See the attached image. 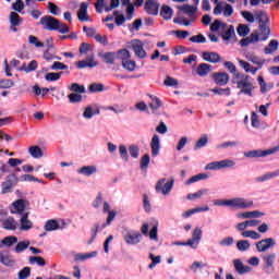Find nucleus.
<instances>
[{
	"mask_svg": "<svg viewBox=\"0 0 279 279\" xmlns=\"http://www.w3.org/2000/svg\"><path fill=\"white\" fill-rule=\"evenodd\" d=\"M271 34V28H269V24H259V37L262 41L267 40Z\"/></svg>",
	"mask_w": 279,
	"mask_h": 279,
	"instance_id": "nucleus-28",
	"label": "nucleus"
},
{
	"mask_svg": "<svg viewBox=\"0 0 279 279\" xmlns=\"http://www.w3.org/2000/svg\"><path fill=\"white\" fill-rule=\"evenodd\" d=\"M208 144V136L203 135L195 144L194 149H202V147H206Z\"/></svg>",
	"mask_w": 279,
	"mask_h": 279,
	"instance_id": "nucleus-57",
	"label": "nucleus"
},
{
	"mask_svg": "<svg viewBox=\"0 0 279 279\" xmlns=\"http://www.w3.org/2000/svg\"><path fill=\"white\" fill-rule=\"evenodd\" d=\"M255 19L258 21L259 25L269 24V16L265 11H255Z\"/></svg>",
	"mask_w": 279,
	"mask_h": 279,
	"instance_id": "nucleus-32",
	"label": "nucleus"
},
{
	"mask_svg": "<svg viewBox=\"0 0 279 279\" xmlns=\"http://www.w3.org/2000/svg\"><path fill=\"white\" fill-rule=\"evenodd\" d=\"M29 263H31V265H35V263H36L37 265H39V267H45V265H46L45 258H43L41 256H31Z\"/></svg>",
	"mask_w": 279,
	"mask_h": 279,
	"instance_id": "nucleus-52",
	"label": "nucleus"
},
{
	"mask_svg": "<svg viewBox=\"0 0 279 279\" xmlns=\"http://www.w3.org/2000/svg\"><path fill=\"white\" fill-rule=\"evenodd\" d=\"M40 25L44 26L45 29H49L50 32H60V34H66L69 32V26L58 21V19L46 15L40 19Z\"/></svg>",
	"mask_w": 279,
	"mask_h": 279,
	"instance_id": "nucleus-2",
	"label": "nucleus"
},
{
	"mask_svg": "<svg viewBox=\"0 0 279 279\" xmlns=\"http://www.w3.org/2000/svg\"><path fill=\"white\" fill-rule=\"evenodd\" d=\"M206 178H208V174H206V173H199V174H196V175L190 178V179L186 181V184H193L194 182H199V180H206Z\"/></svg>",
	"mask_w": 279,
	"mask_h": 279,
	"instance_id": "nucleus-56",
	"label": "nucleus"
},
{
	"mask_svg": "<svg viewBox=\"0 0 279 279\" xmlns=\"http://www.w3.org/2000/svg\"><path fill=\"white\" fill-rule=\"evenodd\" d=\"M78 173L83 175H93V173H97V167L95 166H84L78 170Z\"/></svg>",
	"mask_w": 279,
	"mask_h": 279,
	"instance_id": "nucleus-36",
	"label": "nucleus"
},
{
	"mask_svg": "<svg viewBox=\"0 0 279 279\" xmlns=\"http://www.w3.org/2000/svg\"><path fill=\"white\" fill-rule=\"evenodd\" d=\"M0 263L5 267H14L16 265L14 257L5 252H0Z\"/></svg>",
	"mask_w": 279,
	"mask_h": 279,
	"instance_id": "nucleus-19",
	"label": "nucleus"
},
{
	"mask_svg": "<svg viewBox=\"0 0 279 279\" xmlns=\"http://www.w3.org/2000/svg\"><path fill=\"white\" fill-rule=\"evenodd\" d=\"M208 193V190H199L196 193H191L186 196V199H199V197H202V195H206Z\"/></svg>",
	"mask_w": 279,
	"mask_h": 279,
	"instance_id": "nucleus-55",
	"label": "nucleus"
},
{
	"mask_svg": "<svg viewBox=\"0 0 279 279\" xmlns=\"http://www.w3.org/2000/svg\"><path fill=\"white\" fill-rule=\"evenodd\" d=\"M2 228H4V230H16V228H19V222L12 217H9L2 221Z\"/></svg>",
	"mask_w": 279,
	"mask_h": 279,
	"instance_id": "nucleus-31",
	"label": "nucleus"
},
{
	"mask_svg": "<svg viewBox=\"0 0 279 279\" xmlns=\"http://www.w3.org/2000/svg\"><path fill=\"white\" fill-rule=\"evenodd\" d=\"M28 43L29 45H35V47L37 48L45 47V44L43 41H39L38 37L34 35L28 36Z\"/></svg>",
	"mask_w": 279,
	"mask_h": 279,
	"instance_id": "nucleus-61",
	"label": "nucleus"
},
{
	"mask_svg": "<svg viewBox=\"0 0 279 279\" xmlns=\"http://www.w3.org/2000/svg\"><path fill=\"white\" fill-rule=\"evenodd\" d=\"M150 148L153 156H158L160 154V137L158 135H154L150 142Z\"/></svg>",
	"mask_w": 279,
	"mask_h": 279,
	"instance_id": "nucleus-27",
	"label": "nucleus"
},
{
	"mask_svg": "<svg viewBox=\"0 0 279 279\" xmlns=\"http://www.w3.org/2000/svg\"><path fill=\"white\" fill-rule=\"evenodd\" d=\"M279 43L276 39H271L269 44L265 47L264 53L266 56H270L271 53H275V51H278Z\"/></svg>",
	"mask_w": 279,
	"mask_h": 279,
	"instance_id": "nucleus-30",
	"label": "nucleus"
},
{
	"mask_svg": "<svg viewBox=\"0 0 279 279\" xmlns=\"http://www.w3.org/2000/svg\"><path fill=\"white\" fill-rule=\"evenodd\" d=\"M71 90H72V93L84 94V93H86V87H84V85H80L77 83H73L71 85Z\"/></svg>",
	"mask_w": 279,
	"mask_h": 279,
	"instance_id": "nucleus-59",
	"label": "nucleus"
},
{
	"mask_svg": "<svg viewBox=\"0 0 279 279\" xmlns=\"http://www.w3.org/2000/svg\"><path fill=\"white\" fill-rule=\"evenodd\" d=\"M178 10L182 12V14H185L186 17L184 16H179L173 20V23H177L178 25H184L185 27H189L197 21V7L191 5V4H183L179 5Z\"/></svg>",
	"mask_w": 279,
	"mask_h": 279,
	"instance_id": "nucleus-1",
	"label": "nucleus"
},
{
	"mask_svg": "<svg viewBox=\"0 0 279 279\" xmlns=\"http://www.w3.org/2000/svg\"><path fill=\"white\" fill-rule=\"evenodd\" d=\"M118 58L123 63V62L130 60V58H132V53H130L128 49H121L118 51Z\"/></svg>",
	"mask_w": 279,
	"mask_h": 279,
	"instance_id": "nucleus-48",
	"label": "nucleus"
},
{
	"mask_svg": "<svg viewBox=\"0 0 279 279\" xmlns=\"http://www.w3.org/2000/svg\"><path fill=\"white\" fill-rule=\"evenodd\" d=\"M27 247H29V241L19 242L15 246V252L21 254V252H24Z\"/></svg>",
	"mask_w": 279,
	"mask_h": 279,
	"instance_id": "nucleus-60",
	"label": "nucleus"
},
{
	"mask_svg": "<svg viewBox=\"0 0 279 279\" xmlns=\"http://www.w3.org/2000/svg\"><path fill=\"white\" fill-rule=\"evenodd\" d=\"M129 49H132L136 56V58H141L142 60L147 58V52L145 51L143 41L138 39H133L128 43Z\"/></svg>",
	"mask_w": 279,
	"mask_h": 279,
	"instance_id": "nucleus-6",
	"label": "nucleus"
},
{
	"mask_svg": "<svg viewBox=\"0 0 279 279\" xmlns=\"http://www.w3.org/2000/svg\"><path fill=\"white\" fill-rule=\"evenodd\" d=\"M253 205H254V202L246 201L245 198L228 199L229 208H250V206H253Z\"/></svg>",
	"mask_w": 279,
	"mask_h": 279,
	"instance_id": "nucleus-10",
	"label": "nucleus"
},
{
	"mask_svg": "<svg viewBox=\"0 0 279 279\" xmlns=\"http://www.w3.org/2000/svg\"><path fill=\"white\" fill-rule=\"evenodd\" d=\"M27 201L24 199H17L15 203H13L14 210L12 211L17 213L19 215H25V208H27Z\"/></svg>",
	"mask_w": 279,
	"mask_h": 279,
	"instance_id": "nucleus-24",
	"label": "nucleus"
},
{
	"mask_svg": "<svg viewBox=\"0 0 279 279\" xmlns=\"http://www.w3.org/2000/svg\"><path fill=\"white\" fill-rule=\"evenodd\" d=\"M19 239L14 235H10L7 236L2 240V245H0V247H3V245H7V247H12V245H14V243H17Z\"/></svg>",
	"mask_w": 279,
	"mask_h": 279,
	"instance_id": "nucleus-39",
	"label": "nucleus"
},
{
	"mask_svg": "<svg viewBox=\"0 0 279 279\" xmlns=\"http://www.w3.org/2000/svg\"><path fill=\"white\" fill-rule=\"evenodd\" d=\"M239 36H247L250 34V26L245 24H240L236 28Z\"/></svg>",
	"mask_w": 279,
	"mask_h": 279,
	"instance_id": "nucleus-58",
	"label": "nucleus"
},
{
	"mask_svg": "<svg viewBox=\"0 0 279 279\" xmlns=\"http://www.w3.org/2000/svg\"><path fill=\"white\" fill-rule=\"evenodd\" d=\"M271 247H276V240L274 238H266L256 243L257 252H267Z\"/></svg>",
	"mask_w": 279,
	"mask_h": 279,
	"instance_id": "nucleus-11",
	"label": "nucleus"
},
{
	"mask_svg": "<svg viewBox=\"0 0 279 279\" xmlns=\"http://www.w3.org/2000/svg\"><path fill=\"white\" fill-rule=\"evenodd\" d=\"M241 15L247 23H254L256 21V15L250 11H241Z\"/></svg>",
	"mask_w": 279,
	"mask_h": 279,
	"instance_id": "nucleus-51",
	"label": "nucleus"
},
{
	"mask_svg": "<svg viewBox=\"0 0 279 279\" xmlns=\"http://www.w3.org/2000/svg\"><path fill=\"white\" fill-rule=\"evenodd\" d=\"M14 86V82L12 80H2L0 81V88H12Z\"/></svg>",
	"mask_w": 279,
	"mask_h": 279,
	"instance_id": "nucleus-64",
	"label": "nucleus"
},
{
	"mask_svg": "<svg viewBox=\"0 0 279 279\" xmlns=\"http://www.w3.org/2000/svg\"><path fill=\"white\" fill-rule=\"evenodd\" d=\"M28 218H29V211H26L22 215L21 220H20L21 230L27 231V230H32V228H34V223Z\"/></svg>",
	"mask_w": 279,
	"mask_h": 279,
	"instance_id": "nucleus-21",
	"label": "nucleus"
},
{
	"mask_svg": "<svg viewBox=\"0 0 279 279\" xmlns=\"http://www.w3.org/2000/svg\"><path fill=\"white\" fill-rule=\"evenodd\" d=\"M96 12L101 14L104 10L110 12L114 8H119V0H97L95 3Z\"/></svg>",
	"mask_w": 279,
	"mask_h": 279,
	"instance_id": "nucleus-5",
	"label": "nucleus"
},
{
	"mask_svg": "<svg viewBox=\"0 0 279 279\" xmlns=\"http://www.w3.org/2000/svg\"><path fill=\"white\" fill-rule=\"evenodd\" d=\"M16 181V175L10 174L7 177V180L2 182V195L10 193L12 191V186H14V182Z\"/></svg>",
	"mask_w": 279,
	"mask_h": 279,
	"instance_id": "nucleus-17",
	"label": "nucleus"
},
{
	"mask_svg": "<svg viewBox=\"0 0 279 279\" xmlns=\"http://www.w3.org/2000/svg\"><path fill=\"white\" fill-rule=\"evenodd\" d=\"M142 235L140 232L126 233L124 235V241L128 245H136V243H141Z\"/></svg>",
	"mask_w": 279,
	"mask_h": 279,
	"instance_id": "nucleus-22",
	"label": "nucleus"
},
{
	"mask_svg": "<svg viewBox=\"0 0 279 279\" xmlns=\"http://www.w3.org/2000/svg\"><path fill=\"white\" fill-rule=\"evenodd\" d=\"M234 36V26L230 25L226 27L225 33L222 34V39L223 40H230Z\"/></svg>",
	"mask_w": 279,
	"mask_h": 279,
	"instance_id": "nucleus-49",
	"label": "nucleus"
},
{
	"mask_svg": "<svg viewBox=\"0 0 279 279\" xmlns=\"http://www.w3.org/2000/svg\"><path fill=\"white\" fill-rule=\"evenodd\" d=\"M242 236L243 239H253L254 241H258V239H260V234L252 230L243 231Z\"/></svg>",
	"mask_w": 279,
	"mask_h": 279,
	"instance_id": "nucleus-38",
	"label": "nucleus"
},
{
	"mask_svg": "<svg viewBox=\"0 0 279 279\" xmlns=\"http://www.w3.org/2000/svg\"><path fill=\"white\" fill-rule=\"evenodd\" d=\"M89 93H102L104 84L101 83H93L88 87Z\"/></svg>",
	"mask_w": 279,
	"mask_h": 279,
	"instance_id": "nucleus-53",
	"label": "nucleus"
},
{
	"mask_svg": "<svg viewBox=\"0 0 279 279\" xmlns=\"http://www.w3.org/2000/svg\"><path fill=\"white\" fill-rule=\"evenodd\" d=\"M159 8L160 3H158V0H146L145 2V10L147 14H151L153 16L158 15Z\"/></svg>",
	"mask_w": 279,
	"mask_h": 279,
	"instance_id": "nucleus-13",
	"label": "nucleus"
},
{
	"mask_svg": "<svg viewBox=\"0 0 279 279\" xmlns=\"http://www.w3.org/2000/svg\"><path fill=\"white\" fill-rule=\"evenodd\" d=\"M9 21L11 23V32H19V25L23 23V17L16 12H11L9 15Z\"/></svg>",
	"mask_w": 279,
	"mask_h": 279,
	"instance_id": "nucleus-14",
	"label": "nucleus"
},
{
	"mask_svg": "<svg viewBox=\"0 0 279 279\" xmlns=\"http://www.w3.org/2000/svg\"><path fill=\"white\" fill-rule=\"evenodd\" d=\"M228 167H234V161L230 159H223L220 161H213L208 163L205 169L209 171H216L217 169H226Z\"/></svg>",
	"mask_w": 279,
	"mask_h": 279,
	"instance_id": "nucleus-8",
	"label": "nucleus"
},
{
	"mask_svg": "<svg viewBox=\"0 0 279 279\" xmlns=\"http://www.w3.org/2000/svg\"><path fill=\"white\" fill-rule=\"evenodd\" d=\"M213 80L218 86H226V84H228V82L230 81V76L226 72L214 73Z\"/></svg>",
	"mask_w": 279,
	"mask_h": 279,
	"instance_id": "nucleus-16",
	"label": "nucleus"
},
{
	"mask_svg": "<svg viewBox=\"0 0 279 279\" xmlns=\"http://www.w3.org/2000/svg\"><path fill=\"white\" fill-rule=\"evenodd\" d=\"M263 215L265 214L258 210H254V211H245V213L238 214V217L240 219H258V217H263Z\"/></svg>",
	"mask_w": 279,
	"mask_h": 279,
	"instance_id": "nucleus-29",
	"label": "nucleus"
},
{
	"mask_svg": "<svg viewBox=\"0 0 279 279\" xmlns=\"http://www.w3.org/2000/svg\"><path fill=\"white\" fill-rule=\"evenodd\" d=\"M236 247L240 252H247V250L251 247L250 241L240 240L236 242Z\"/></svg>",
	"mask_w": 279,
	"mask_h": 279,
	"instance_id": "nucleus-45",
	"label": "nucleus"
},
{
	"mask_svg": "<svg viewBox=\"0 0 279 279\" xmlns=\"http://www.w3.org/2000/svg\"><path fill=\"white\" fill-rule=\"evenodd\" d=\"M33 92L37 97L40 95H41V97L49 95V88H47V87L40 88V86H38V85L33 86Z\"/></svg>",
	"mask_w": 279,
	"mask_h": 279,
	"instance_id": "nucleus-42",
	"label": "nucleus"
},
{
	"mask_svg": "<svg viewBox=\"0 0 279 279\" xmlns=\"http://www.w3.org/2000/svg\"><path fill=\"white\" fill-rule=\"evenodd\" d=\"M263 260L266 265L265 269L267 274H272L274 263H276V253H269L263 257Z\"/></svg>",
	"mask_w": 279,
	"mask_h": 279,
	"instance_id": "nucleus-15",
	"label": "nucleus"
},
{
	"mask_svg": "<svg viewBox=\"0 0 279 279\" xmlns=\"http://www.w3.org/2000/svg\"><path fill=\"white\" fill-rule=\"evenodd\" d=\"M32 274V269L29 267H24L22 270L19 272V279H27L29 278Z\"/></svg>",
	"mask_w": 279,
	"mask_h": 279,
	"instance_id": "nucleus-62",
	"label": "nucleus"
},
{
	"mask_svg": "<svg viewBox=\"0 0 279 279\" xmlns=\"http://www.w3.org/2000/svg\"><path fill=\"white\" fill-rule=\"evenodd\" d=\"M78 21H90V16H88V3L82 2L80 9L77 11Z\"/></svg>",
	"mask_w": 279,
	"mask_h": 279,
	"instance_id": "nucleus-20",
	"label": "nucleus"
},
{
	"mask_svg": "<svg viewBox=\"0 0 279 279\" xmlns=\"http://www.w3.org/2000/svg\"><path fill=\"white\" fill-rule=\"evenodd\" d=\"M77 69H95L99 62L95 60V54H89L85 60L75 63Z\"/></svg>",
	"mask_w": 279,
	"mask_h": 279,
	"instance_id": "nucleus-12",
	"label": "nucleus"
},
{
	"mask_svg": "<svg viewBox=\"0 0 279 279\" xmlns=\"http://www.w3.org/2000/svg\"><path fill=\"white\" fill-rule=\"evenodd\" d=\"M60 75H62V72H50L45 75V80L47 82H58V80H60Z\"/></svg>",
	"mask_w": 279,
	"mask_h": 279,
	"instance_id": "nucleus-50",
	"label": "nucleus"
},
{
	"mask_svg": "<svg viewBox=\"0 0 279 279\" xmlns=\"http://www.w3.org/2000/svg\"><path fill=\"white\" fill-rule=\"evenodd\" d=\"M233 266L235 271L240 274V276H243V274H250L252 271V267L245 266L241 259H234Z\"/></svg>",
	"mask_w": 279,
	"mask_h": 279,
	"instance_id": "nucleus-23",
	"label": "nucleus"
},
{
	"mask_svg": "<svg viewBox=\"0 0 279 279\" xmlns=\"http://www.w3.org/2000/svg\"><path fill=\"white\" fill-rule=\"evenodd\" d=\"M155 189L157 193L169 195V193H171V189H173V180L167 182V179H161L157 182Z\"/></svg>",
	"mask_w": 279,
	"mask_h": 279,
	"instance_id": "nucleus-9",
	"label": "nucleus"
},
{
	"mask_svg": "<svg viewBox=\"0 0 279 279\" xmlns=\"http://www.w3.org/2000/svg\"><path fill=\"white\" fill-rule=\"evenodd\" d=\"M251 123L253 128H260V120H258V113L252 112Z\"/></svg>",
	"mask_w": 279,
	"mask_h": 279,
	"instance_id": "nucleus-63",
	"label": "nucleus"
},
{
	"mask_svg": "<svg viewBox=\"0 0 279 279\" xmlns=\"http://www.w3.org/2000/svg\"><path fill=\"white\" fill-rule=\"evenodd\" d=\"M207 210H210V207H208V206L196 207L194 209H190V210L183 213L182 217H184L185 219H189V217H191V215H195V213H207Z\"/></svg>",
	"mask_w": 279,
	"mask_h": 279,
	"instance_id": "nucleus-34",
	"label": "nucleus"
},
{
	"mask_svg": "<svg viewBox=\"0 0 279 279\" xmlns=\"http://www.w3.org/2000/svg\"><path fill=\"white\" fill-rule=\"evenodd\" d=\"M122 66L123 69H125L126 71H135L136 70V61L132 60V58H130L129 60L122 62Z\"/></svg>",
	"mask_w": 279,
	"mask_h": 279,
	"instance_id": "nucleus-46",
	"label": "nucleus"
},
{
	"mask_svg": "<svg viewBox=\"0 0 279 279\" xmlns=\"http://www.w3.org/2000/svg\"><path fill=\"white\" fill-rule=\"evenodd\" d=\"M100 57L104 62H106V64H114V60H117V56L114 54V52H107Z\"/></svg>",
	"mask_w": 279,
	"mask_h": 279,
	"instance_id": "nucleus-41",
	"label": "nucleus"
},
{
	"mask_svg": "<svg viewBox=\"0 0 279 279\" xmlns=\"http://www.w3.org/2000/svg\"><path fill=\"white\" fill-rule=\"evenodd\" d=\"M245 58H246V60H248V62L256 64L258 66V69H263V64H265V62H266L265 59H262L260 57H258L252 52H247Z\"/></svg>",
	"mask_w": 279,
	"mask_h": 279,
	"instance_id": "nucleus-25",
	"label": "nucleus"
},
{
	"mask_svg": "<svg viewBox=\"0 0 279 279\" xmlns=\"http://www.w3.org/2000/svg\"><path fill=\"white\" fill-rule=\"evenodd\" d=\"M210 71H213V65L208 63H201L196 68V73L199 75V77H206Z\"/></svg>",
	"mask_w": 279,
	"mask_h": 279,
	"instance_id": "nucleus-26",
	"label": "nucleus"
},
{
	"mask_svg": "<svg viewBox=\"0 0 279 279\" xmlns=\"http://www.w3.org/2000/svg\"><path fill=\"white\" fill-rule=\"evenodd\" d=\"M276 151H279V146H276L267 150H248L244 153V156L245 158H265V156H271V154H276Z\"/></svg>",
	"mask_w": 279,
	"mask_h": 279,
	"instance_id": "nucleus-7",
	"label": "nucleus"
},
{
	"mask_svg": "<svg viewBox=\"0 0 279 279\" xmlns=\"http://www.w3.org/2000/svg\"><path fill=\"white\" fill-rule=\"evenodd\" d=\"M235 84L240 89L239 95H247L252 97V90H254V84L250 82V76L243 73H235Z\"/></svg>",
	"mask_w": 279,
	"mask_h": 279,
	"instance_id": "nucleus-3",
	"label": "nucleus"
},
{
	"mask_svg": "<svg viewBox=\"0 0 279 279\" xmlns=\"http://www.w3.org/2000/svg\"><path fill=\"white\" fill-rule=\"evenodd\" d=\"M149 98V108H151V110H158V108L162 106V102L160 101V99H158V97L150 95Z\"/></svg>",
	"mask_w": 279,
	"mask_h": 279,
	"instance_id": "nucleus-43",
	"label": "nucleus"
},
{
	"mask_svg": "<svg viewBox=\"0 0 279 279\" xmlns=\"http://www.w3.org/2000/svg\"><path fill=\"white\" fill-rule=\"evenodd\" d=\"M228 27V24L222 23L220 20H216L214 23L210 25V29L213 32H219V29H226Z\"/></svg>",
	"mask_w": 279,
	"mask_h": 279,
	"instance_id": "nucleus-44",
	"label": "nucleus"
},
{
	"mask_svg": "<svg viewBox=\"0 0 279 279\" xmlns=\"http://www.w3.org/2000/svg\"><path fill=\"white\" fill-rule=\"evenodd\" d=\"M97 256V251H93L92 253L86 254H76L74 256L75 260H86L88 258H95Z\"/></svg>",
	"mask_w": 279,
	"mask_h": 279,
	"instance_id": "nucleus-47",
	"label": "nucleus"
},
{
	"mask_svg": "<svg viewBox=\"0 0 279 279\" xmlns=\"http://www.w3.org/2000/svg\"><path fill=\"white\" fill-rule=\"evenodd\" d=\"M160 16H162L165 21L171 20V17L173 16V9L168 5L162 7L160 11Z\"/></svg>",
	"mask_w": 279,
	"mask_h": 279,
	"instance_id": "nucleus-35",
	"label": "nucleus"
},
{
	"mask_svg": "<svg viewBox=\"0 0 279 279\" xmlns=\"http://www.w3.org/2000/svg\"><path fill=\"white\" fill-rule=\"evenodd\" d=\"M279 170L275 172H268L262 177L256 178V182H266V180H271V178H278Z\"/></svg>",
	"mask_w": 279,
	"mask_h": 279,
	"instance_id": "nucleus-40",
	"label": "nucleus"
},
{
	"mask_svg": "<svg viewBox=\"0 0 279 279\" xmlns=\"http://www.w3.org/2000/svg\"><path fill=\"white\" fill-rule=\"evenodd\" d=\"M214 14L215 16H219L223 14L227 19L232 16L234 14V9L232 8V4H229L228 2L220 1L217 3V5L214 8Z\"/></svg>",
	"mask_w": 279,
	"mask_h": 279,
	"instance_id": "nucleus-4",
	"label": "nucleus"
},
{
	"mask_svg": "<svg viewBox=\"0 0 279 279\" xmlns=\"http://www.w3.org/2000/svg\"><path fill=\"white\" fill-rule=\"evenodd\" d=\"M210 90L214 95H226L227 97H229L230 95V87H227V88L216 87Z\"/></svg>",
	"mask_w": 279,
	"mask_h": 279,
	"instance_id": "nucleus-54",
	"label": "nucleus"
},
{
	"mask_svg": "<svg viewBox=\"0 0 279 279\" xmlns=\"http://www.w3.org/2000/svg\"><path fill=\"white\" fill-rule=\"evenodd\" d=\"M28 154H31L33 158H43V149H40V146H31Z\"/></svg>",
	"mask_w": 279,
	"mask_h": 279,
	"instance_id": "nucleus-37",
	"label": "nucleus"
},
{
	"mask_svg": "<svg viewBox=\"0 0 279 279\" xmlns=\"http://www.w3.org/2000/svg\"><path fill=\"white\" fill-rule=\"evenodd\" d=\"M202 58L205 62H210L211 64H217V62L221 60V56H219V53L210 51H204L202 53Z\"/></svg>",
	"mask_w": 279,
	"mask_h": 279,
	"instance_id": "nucleus-18",
	"label": "nucleus"
},
{
	"mask_svg": "<svg viewBox=\"0 0 279 279\" xmlns=\"http://www.w3.org/2000/svg\"><path fill=\"white\" fill-rule=\"evenodd\" d=\"M44 229L46 232H53L54 230H60V223L58 220L50 219L46 222Z\"/></svg>",
	"mask_w": 279,
	"mask_h": 279,
	"instance_id": "nucleus-33",
	"label": "nucleus"
}]
</instances>
